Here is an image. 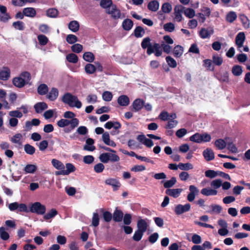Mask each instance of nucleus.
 <instances>
[{
    "mask_svg": "<svg viewBox=\"0 0 250 250\" xmlns=\"http://www.w3.org/2000/svg\"><path fill=\"white\" fill-rule=\"evenodd\" d=\"M209 208H211V210H210L209 211H208L207 212L208 213H210L215 212V213L219 214L221 212V211L222 210V207L220 206V205H214V204L211 205L209 206Z\"/></svg>",
    "mask_w": 250,
    "mask_h": 250,
    "instance_id": "40",
    "label": "nucleus"
},
{
    "mask_svg": "<svg viewBox=\"0 0 250 250\" xmlns=\"http://www.w3.org/2000/svg\"><path fill=\"white\" fill-rule=\"evenodd\" d=\"M166 60L168 65L171 68H175L177 65L176 61L171 56H167L166 58Z\"/></svg>",
    "mask_w": 250,
    "mask_h": 250,
    "instance_id": "48",
    "label": "nucleus"
},
{
    "mask_svg": "<svg viewBox=\"0 0 250 250\" xmlns=\"http://www.w3.org/2000/svg\"><path fill=\"white\" fill-rule=\"evenodd\" d=\"M176 178L175 177H172L169 180L166 181L164 183V187L167 189L172 187L176 183Z\"/></svg>",
    "mask_w": 250,
    "mask_h": 250,
    "instance_id": "38",
    "label": "nucleus"
},
{
    "mask_svg": "<svg viewBox=\"0 0 250 250\" xmlns=\"http://www.w3.org/2000/svg\"><path fill=\"white\" fill-rule=\"evenodd\" d=\"M13 83L15 86L21 88L25 85L26 82L24 79L20 77L14 78L13 79Z\"/></svg>",
    "mask_w": 250,
    "mask_h": 250,
    "instance_id": "20",
    "label": "nucleus"
},
{
    "mask_svg": "<svg viewBox=\"0 0 250 250\" xmlns=\"http://www.w3.org/2000/svg\"><path fill=\"white\" fill-rule=\"evenodd\" d=\"M0 237L3 240H7L9 238V234L5 231V228L3 227L0 228Z\"/></svg>",
    "mask_w": 250,
    "mask_h": 250,
    "instance_id": "54",
    "label": "nucleus"
},
{
    "mask_svg": "<svg viewBox=\"0 0 250 250\" xmlns=\"http://www.w3.org/2000/svg\"><path fill=\"white\" fill-rule=\"evenodd\" d=\"M159 8V3L156 0H153L149 2L147 4L148 9L152 12L157 11Z\"/></svg>",
    "mask_w": 250,
    "mask_h": 250,
    "instance_id": "23",
    "label": "nucleus"
},
{
    "mask_svg": "<svg viewBox=\"0 0 250 250\" xmlns=\"http://www.w3.org/2000/svg\"><path fill=\"white\" fill-rule=\"evenodd\" d=\"M48 91V87L46 84H41L37 88V91L39 95H44L46 94Z\"/></svg>",
    "mask_w": 250,
    "mask_h": 250,
    "instance_id": "33",
    "label": "nucleus"
},
{
    "mask_svg": "<svg viewBox=\"0 0 250 250\" xmlns=\"http://www.w3.org/2000/svg\"><path fill=\"white\" fill-rule=\"evenodd\" d=\"M214 144L219 149H223L226 146V142L222 139L216 140Z\"/></svg>",
    "mask_w": 250,
    "mask_h": 250,
    "instance_id": "45",
    "label": "nucleus"
},
{
    "mask_svg": "<svg viewBox=\"0 0 250 250\" xmlns=\"http://www.w3.org/2000/svg\"><path fill=\"white\" fill-rule=\"evenodd\" d=\"M76 133L81 135H85L88 133V129L85 126H80L77 128L76 132L74 135H75Z\"/></svg>",
    "mask_w": 250,
    "mask_h": 250,
    "instance_id": "60",
    "label": "nucleus"
},
{
    "mask_svg": "<svg viewBox=\"0 0 250 250\" xmlns=\"http://www.w3.org/2000/svg\"><path fill=\"white\" fill-rule=\"evenodd\" d=\"M66 42L69 44H73L78 41V38L73 34H69L66 38Z\"/></svg>",
    "mask_w": 250,
    "mask_h": 250,
    "instance_id": "56",
    "label": "nucleus"
},
{
    "mask_svg": "<svg viewBox=\"0 0 250 250\" xmlns=\"http://www.w3.org/2000/svg\"><path fill=\"white\" fill-rule=\"evenodd\" d=\"M103 99L106 102L111 101L113 95L111 92L106 91L103 92L102 95Z\"/></svg>",
    "mask_w": 250,
    "mask_h": 250,
    "instance_id": "58",
    "label": "nucleus"
},
{
    "mask_svg": "<svg viewBox=\"0 0 250 250\" xmlns=\"http://www.w3.org/2000/svg\"><path fill=\"white\" fill-rule=\"evenodd\" d=\"M151 39L149 37H147L145 38L141 42V47L143 49L149 48L151 46V43L150 42Z\"/></svg>",
    "mask_w": 250,
    "mask_h": 250,
    "instance_id": "37",
    "label": "nucleus"
},
{
    "mask_svg": "<svg viewBox=\"0 0 250 250\" xmlns=\"http://www.w3.org/2000/svg\"><path fill=\"white\" fill-rule=\"evenodd\" d=\"M190 192L187 196V199L189 202H192L199 192L198 188L194 185H190L189 187Z\"/></svg>",
    "mask_w": 250,
    "mask_h": 250,
    "instance_id": "10",
    "label": "nucleus"
},
{
    "mask_svg": "<svg viewBox=\"0 0 250 250\" xmlns=\"http://www.w3.org/2000/svg\"><path fill=\"white\" fill-rule=\"evenodd\" d=\"M94 140L92 138H88L86 140V144L83 146V149L87 151H93L95 149V147L93 146Z\"/></svg>",
    "mask_w": 250,
    "mask_h": 250,
    "instance_id": "22",
    "label": "nucleus"
},
{
    "mask_svg": "<svg viewBox=\"0 0 250 250\" xmlns=\"http://www.w3.org/2000/svg\"><path fill=\"white\" fill-rule=\"evenodd\" d=\"M182 191V189L181 188L167 189L166 190V193L170 196L176 198L180 195Z\"/></svg>",
    "mask_w": 250,
    "mask_h": 250,
    "instance_id": "19",
    "label": "nucleus"
},
{
    "mask_svg": "<svg viewBox=\"0 0 250 250\" xmlns=\"http://www.w3.org/2000/svg\"><path fill=\"white\" fill-rule=\"evenodd\" d=\"M178 167L181 170H188L189 169H192L193 168L192 165L189 163L185 164L180 163L178 164Z\"/></svg>",
    "mask_w": 250,
    "mask_h": 250,
    "instance_id": "46",
    "label": "nucleus"
},
{
    "mask_svg": "<svg viewBox=\"0 0 250 250\" xmlns=\"http://www.w3.org/2000/svg\"><path fill=\"white\" fill-rule=\"evenodd\" d=\"M66 59L68 62L71 63H76L78 61V56L74 53L68 54L66 56Z\"/></svg>",
    "mask_w": 250,
    "mask_h": 250,
    "instance_id": "42",
    "label": "nucleus"
},
{
    "mask_svg": "<svg viewBox=\"0 0 250 250\" xmlns=\"http://www.w3.org/2000/svg\"><path fill=\"white\" fill-rule=\"evenodd\" d=\"M214 33V30L210 27L208 29L205 28H202L199 31V35L201 38L203 39L209 38L211 35Z\"/></svg>",
    "mask_w": 250,
    "mask_h": 250,
    "instance_id": "7",
    "label": "nucleus"
},
{
    "mask_svg": "<svg viewBox=\"0 0 250 250\" xmlns=\"http://www.w3.org/2000/svg\"><path fill=\"white\" fill-rule=\"evenodd\" d=\"M106 13L111 15V17L114 19H118L121 16V12L117 8V6L115 4L112 6L111 10L110 9L107 10Z\"/></svg>",
    "mask_w": 250,
    "mask_h": 250,
    "instance_id": "11",
    "label": "nucleus"
},
{
    "mask_svg": "<svg viewBox=\"0 0 250 250\" xmlns=\"http://www.w3.org/2000/svg\"><path fill=\"white\" fill-rule=\"evenodd\" d=\"M190 204L189 203H187L185 205L179 204L175 206L174 212L177 215H179L188 211L190 209Z\"/></svg>",
    "mask_w": 250,
    "mask_h": 250,
    "instance_id": "4",
    "label": "nucleus"
},
{
    "mask_svg": "<svg viewBox=\"0 0 250 250\" xmlns=\"http://www.w3.org/2000/svg\"><path fill=\"white\" fill-rule=\"evenodd\" d=\"M58 214V211L56 209L52 208L49 212L45 214L43 216V218L46 220H49L51 218L54 217L56 215Z\"/></svg>",
    "mask_w": 250,
    "mask_h": 250,
    "instance_id": "41",
    "label": "nucleus"
},
{
    "mask_svg": "<svg viewBox=\"0 0 250 250\" xmlns=\"http://www.w3.org/2000/svg\"><path fill=\"white\" fill-rule=\"evenodd\" d=\"M38 40L41 45H45L48 42V39L44 35H39L38 36Z\"/></svg>",
    "mask_w": 250,
    "mask_h": 250,
    "instance_id": "47",
    "label": "nucleus"
},
{
    "mask_svg": "<svg viewBox=\"0 0 250 250\" xmlns=\"http://www.w3.org/2000/svg\"><path fill=\"white\" fill-rule=\"evenodd\" d=\"M36 0H12V3L15 6H22L27 2H34Z\"/></svg>",
    "mask_w": 250,
    "mask_h": 250,
    "instance_id": "27",
    "label": "nucleus"
},
{
    "mask_svg": "<svg viewBox=\"0 0 250 250\" xmlns=\"http://www.w3.org/2000/svg\"><path fill=\"white\" fill-rule=\"evenodd\" d=\"M161 9L164 13H169L172 10V6L169 3L165 2L163 4Z\"/></svg>",
    "mask_w": 250,
    "mask_h": 250,
    "instance_id": "51",
    "label": "nucleus"
},
{
    "mask_svg": "<svg viewBox=\"0 0 250 250\" xmlns=\"http://www.w3.org/2000/svg\"><path fill=\"white\" fill-rule=\"evenodd\" d=\"M84 70L87 74H92L96 71V66L91 63H87L85 65Z\"/></svg>",
    "mask_w": 250,
    "mask_h": 250,
    "instance_id": "34",
    "label": "nucleus"
},
{
    "mask_svg": "<svg viewBox=\"0 0 250 250\" xmlns=\"http://www.w3.org/2000/svg\"><path fill=\"white\" fill-rule=\"evenodd\" d=\"M201 134L196 133L189 137V140L191 142L201 143Z\"/></svg>",
    "mask_w": 250,
    "mask_h": 250,
    "instance_id": "61",
    "label": "nucleus"
},
{
    "mask_svg": "<svg viewBox=\"0 0 250 250\" xmlns=\"http://www.w3.org/2000/svg\"><path fill=\"white\" fill-rule=\"evenodd\" d=\"M183 47L181 45H177L174 48L173 55L176 58H180L183 55Z\"/></svg>",
    "mask_w": 250,
    "mask_h": 250,
    "instance_id": "29",
    "label": "nucleus"
},
{
    "mask_svg": "<svg viewBox=\"0 0 250 250\" xmlns=\"http://www.w3.org/2000/svg\"><path fill=\"white\" fill-rule=\"evenodd\" d=\"M66 169H63L62 170L56 171L55 172V175H67L69 174L70 173L74 172L76 170L75 166L71 163L66 164Z\"/></svg>",
    "mask_w": 250,
    "mask_h": 250,
    "instance_id": "5",
    "label": "nucleus"
},
{
    "mask_svg": "<svg viewBox=\"0 0 250 250\" xmlns=\"http://www.w3.org/2000/svg\"><path fill=\"white\" fill-rule=\"evenodd\" d=\"M185 15L189 19L192 18L195 16V11L193 9L188 8L184 11Z\"/></svg>",
    "mask_w": 250,
    "mask_h": 250,
    "instance_id": "53",
    "label": "nucleus"
},
{
    "mask_svg": "<svg viewBox=\"0 0 250 250\" xmlns=\"http://www.w3.org/2000/svg\"><path fill=\"white\" fill-rule=\"evenodd\" d=\"M103 212V217L104 221L106 222H109L111 221L112 219V214L111 212L108 211H104V209H102Z\"/></svg>",
    "mask_w": 250,
    "mask_h": 250,
    "instance_id": "52",
    "label": "nucleus"
},
{
    "mask_svg": "<svg viewBox=\"0 0 250 250\" xmlns=\"http://www.w3.org/2000/svg\"><path fill=\"white\" fill-rule=\"evenodd\" d=\"M76 122L78 121L79 120L77 118H73L71 120H69L67 119H62L58 121L57 122V125L60 127H64L71 125L72 122L74 121Z\"/></svg>",
    "mask_w": 250,
    "mask_h": 250,
    "instance_id": "17",
    "label": "nucleus"
},
{
    "mask_svg": "<svg viewBox=\"0 0 250 250\" xmlns=\"http://www.w3.org/2000/svg\"><path fill=\"white\" fill-rule=\"evenodd\" d=\"M83 48V46L82 44L79 43H76L71 46V49L72 52L76 53H80Z\"/></svg>",
    "mask_w": 250,
    "mask_h": 250,
    "instance_id": "55",
    "label": "nucleus"
},
{
    "mask_svg": "<svg viewBox=\"0 0 250 250\" xmlns=\"http://www.w3.org/2000/svg\"><path fill=\"white\" fill-rule=\"evenodd\" d=\"M37 169L35 165L27 164L24 168L23 170L25 173H34Z\"/></svg>",
    "mask_w": 250,
    "mask_h": 250,
    "instance_id": "35",
    "label": "nucleus"
},
{
    "mask_svg": "<svg viewBox=\"0 0 250 250\" xmlns=\"http://www.w3.org/2000/svg\"><path fill=\"white\" fill-rule=\"evenodd\" d=\"M34 108L37 113H41L48 108V105L44 102H38L34 105Z\"/></svg>",
    "mask_w": 250,
    "mask_h": 250,
    "instance_id": "15",
    "label": "nucleus"
},
{
    "mask_svg": "<svg viewBox=\"0 0 250 250\" xmlns=\"http://www.w3.org/2000/svg\"><path fill=\"white\" fill-rule=\"evenodd\" d=\"M237 18V15L235 12L230 11L227 15L226 17V20L227 21L232 23Z\"/></svg>",
    "mask_w": 250,
    "mask_h": 250,
    "instance_id": "36",
    "label": "nucleus"
},
{
    "mask_svg": "<svg viewBox=\"0 0 250 250\" xmlns=\"http://www.w3.org/2000/svg\"><path fill=\"white\" fill-rule=\"evenodd\" d=\"M245 40V35L244 32H239L236 36L235 43L238 48L243 46Z\"/></svg>",
    "mask_w": 250,
    "mask_h": 250,
    "instance_id": "13",
    "label": "nucleus"
},
{
    "mask_svg": "<svg viewBox=\"0 0 250 250\" xmlns=\"http://www.w3.org/2000/svg\"><path fill=\"white\" fill-rule=\"evenodd\" d=\"M24 149L25 152L29 155H33L35 153V148L30 144H27L24 145Z\"/></svg>",
    "mask_w": 250,
    "mask_h": 250,
    "instance_id": "43",
    "label": "nucleus"
},
{
    "mask_svg": "<svg viewBox=\"0 0 250 250\" xmlns=\"http://www.w3.org/2000/svg\"><path fill=\"white\" fill-rule=\"evenodd\" d=\"M79 124V121L76 122L74 121L72 122V124L70 125L69 127H65L63 131L65 133H68L71 132L75 127H77Z\"/></svg>",
    "mask_w": 250,
    "mask_h": 250,
    "instance_id": "50",
    "label": "nucleus"
},
{
    "mask_svg": "<svg viewBox=\"0 0 250 250\" xmlns=\"http://www.w3.org/2000/svg\"><path fill=\"white\" fill-rule=\"evenodd\" d=\"M232 73L235 76H239L242 73V68L241 66L235 65L232 67Z\"/></svg>",
    "mask_w": 250,
    "mask_h": 250,
    "instance_id": "44",
    "label": "nucleus"
},
{
    "mask_svg": "<svg viewBox=\"0 0 250 250\" xmlns=\"http://www.w3.org/2000/svg\"><path fill=\"white\" fill-rule=\"evenodd\" d=\"M133 25V21L129 19H125L122 23L123 28L126 31L130 30L132 28Z\"/></svg>",
    "mask_w": 250,
    "mask_h": 250,
    "instance_id": "28",
    "label": "nucleus"
},
{
    "mask_svg": "<svg viewBox=\"0 0 250 250\" xmlns=\"http://www.w3.org/2000/svg\"><path fill=\"white\" fill-rule=\"evenodd\" d=\"M123 212L121 210L118 209L117 208H116L112 215V218L113 221L115 222H121L123 220Z\"/></svg>",
    "mask_w": 250,
    "mask_h": 250,
    "instance_id": "12",
    "label": "nucleus"
},
{
    "mask_svg": "<svg viewBox=\"0 0 250 250\" xmlns=\"http://www.w3.org/2000/svg\"><path fill=\"white\" fill-rule=\"evenodd\" d=\"M137 226L138 230L145 232L147 229L148 225L145 220L141 219L138 220Z\"/></svg>",
    "mask_w": 250,
    "mask_h": 250,
    "instance_id": "21",
    "label": "nucleus"
},
{
    "mask_svg": "<svg viewBox=\"0 0 250 250\" xmlns=\"http://www.w3.org/2000/svg\"><path fill=\"white\" fill-rule=\"evenodd\" d=\"M8 208L11 211H16L17 213L31 212L39 215H43L46 212V207L40 202H36L30 205L29 208L24 203H19L15 202L8 205Z\"/></svg>",
    "mask_w": 250,
    "mask_h": 250,
    "instance_id": "1",
    "label": "nucleus"
},
{
    "mask_svg": "<svg viewBox=\"0 0 250 250\" xmlns=\"http://www.w3.org/2000/svg\"><path fill=\"white\" fill-rule=\"evenodd\" d=\"M23 13L25 16L33 18L36 16V11L35 8L27 7L23 9Z\"/></svg>",
    "mask_w": 250,
    "mask_h": 250,
    "instance_id": "25",
    "label": "nucleus"
},
{
    "mask_svg": "<svg viewBox=\"0 0 250 250\" xmlns=\"http://www.w3.org/2000/svg\"><path fill=\"white\" fill-rule=\"evenodd\" d=\"M53 166L57 169L62 170L65 168L63 164L58 160L53 159L51 161Z\"/></svg>",
    "mask_w": 250,
    "mask_h": 250,
    "instance_id": "31",
    "label": "nucleus"
},
{
    "mask_svg": "<svg viewBox=\"0 0 250 250\" xmlns=\"http://www.w3.org/2000/svg\"><path fill=\"white\" fill-rule=\"evenodd\" d=\"M144 233V232L137 229L135 231V233L132 237L133 239L137 242L141 240Z\"/></svg>",
    "mask_w": 250,
    "mask_h": 250,
    "instance_id": "57",
    "label": "nucleus"
},
{
    "mask_svg": "<svg viewBox=\"0 0 250 250\" xmlns=\"http://www.w3.org/2000/svg\"><path fill=\"white\" fill-rule=\"evenodd\" d=\"M58 14V10L55 8L49 9L46 12V15L48 17L51 18H55Z\"/></svg>",
    "mask_w": 250,
    "mask_h": 250,
    "instance_id": "62",
    "label": "nucleus"
},
{
    "mask_svg": "<svg viewBox=\"0 0 250 250\" xmlns=\"http://www.w3.org/2000/svg\"><path fill=\"white\" fill-rule=\"evenodd\" d=\"M203 155L207 161H210L214 159L213 151L209 148H207L203 152Z\"/></svg>",
    "mask_w": 250,
    "mask_h": 250,
    "instance_id": "16",
    "label": "nucleus"
},
{
    "mask_svg": "<svg viewBox=\"0 0 250 250\" xmlns=\"http://www.w3.org/2000/svg\"><path fill=\"white\" fill-rule=\"evenodd\" d=\"M118 103L121 106H126L129 104V99L127 96L123 95L120 96L117 100Z\"/></svg>",
    "mask_w": 250,
    "mask_h": 250,
    "instance_id": "18",
    "label": "nucleus"
},
{
    "mask_svg": "<svg viewBox=\"0 0 250 250\" xmlns=\"http://www.w3.org/2000/svg\"><path fill=\"white\" fill-rule=\"evenodd\" d=\"M137 140L142 144L145 145L147 147H151L154 145L153 142L150 139L146 138L144 134H141L137 136Z\"/></svg>",
    "mask_w": 250,
    "mask_h": 250,
    "instance_id": "6",
    "label": "nucleus"
},
{
    "mask_svg": "<svg viewBox=\"0 0 250 250\" xmlns=\"http://www.w3.org/2000/svg\"><path fill=\"white\" fill-rule=\"evenodd\" d=\"M145 105V101L140 98L135 99L132 104L133 110L135 112H137L141 110Z\"/></svg>",
    "mask_w": 250,
    "mask_h": 250,
    "instance_id": "9",
    "label": "nucleus"
},
{
    "mask_svg": "<svg viewBox=\"0 0 250 250\" xmlns=\"http://www.w3.org/2000/svg\"><path fill=\"white\" fill-rule=\"evenodd\" d=\"M106 185L112 187L113 191H116L121 187V184L120 182L115 178H108L105 180Z\"/></svg>",
    "mask_w": 250,
    "mask_h": 250,
    "instance_id": "8",
    "label": "nucleus"
},
{
    "mask_svg": "<svg viewBox=\"0 0 250 250\" xmlns=\"http://www.w3.org/2000/svg\"><path fill=\"white\" fill-rule=\"evenodd\" d=\"M217 190L210 188H204L201 190V193L205 196L216 195Z\"/></svg>",
    "mask_w": 250,
    "mask_h": 250,
    "instance_id": "26",
    "label": "nucleus"
},
{
    "mask_svg": "<svg viewBox=\"0 0 250 250\" xmlns=\"http://www.w3.org/2000/svg\"><path fill=\"white\" fill-rule=\"evenodd\" d=\"M62 102L71 107H76L77 108H80L82 105V103L79 100L77 96H74L68 92L63 95Z\"/></svg>",
    "mask_w": 250,
    "mask_h": 250,
    "instance_id": "2",
    "label": "nucleus"
},
{
    "mask_svg": "<svg viewBox=\"0 0 250 250\" xmlns=\"http://www.w3.org/2000/svg\"><path fill=\"white\" fill-rule=\"evenodd\" d=\"M161 47V44L160 45L158 43L155 42L153 45L151 44V46L147 49L146 53L148 55H150L154 53L156 57L161 56L162 54Z\"/></svg>",
    "mask_w": 250,
    "mask_h": 250,
    "instance_id": "3",
    "label": "nucleus"
},
{
    "mask_svg": "<svg viewBox=\"0 0 250 250\" xmlns=\"http://www.w3.org/2000/svg\"><path fill=\"white\" fill-rule=\"evenodd\" d=\"M10 77V70L7 67H3L0 70V80L7 81Z\"/></svg>",
    "mask_w": 250,
    "mask_h": 250,
    "instance_id": "14",
    "label": "nucleus"
},
{
    "mask_svg": "<svg viewBox=\"0 0 250 250\" xmlns=\"http://www.w3.org/2000/svg\"><path fill=\"white\" fill-rule=\"evenodd\" d=\"M22 136L21 133H17L14 135L12 138H11L10 141L15 144H21L20 140L22 139Z\"/></svg>",
    "mask_w": 250,
    "mask_h": 250,
    "instance_id": "59",
    "label": "nucleus"
},
{
    "mask_svg": "<svg viewBox=\"0 0 250 250\" xmlns=\"http://www.w3.org/2000/svg\"><path fill=\"white\" fill-rule=\"evenodd\" d=\"M145 34V31L144 29L140 26H137L134 31V35L137 38L142 37Z\"/></svg>",
    "mask_w": 250,
    "mask_h": 250,
    "instance_id": "32",
    "label": "nucleus"
},
{
    "mask_svg": "<svg viewBox=\"0 0 250 250\" xmlns=\"http://www.w3.org/2000/svg\"><path fill=\"white\" fill-rule=\"evenodd\" d=\"M83 59L86 62H92L95 59V56L92 52H86L83 54Z\"/></svg>",
    "mask_w": 250,
    "mask_h": 250,
    "instance_id": "39",
    "label": "nucleus"
},
{
    "mask_svg": "<svg viewBox=\"0 0 250 250\" xmlns=\"http://www.w3.org/2000/svg\"><path fill=\"white\" fill-rule=\"evenodd\" d=\"M59 92L56 88L53 87L47 95V98L51 101H55L58 97Z\"/></svg>",
    "mask_w": 250,
    "mask_h": 250,
    "instance_id": "24",
    "label": "nucleus"
},
{
    "mask_svg": "<svg viewBox=\"0 0 250 250\" xmlns=\"http://www.w3.org/2000/svg\"><path fill=\"white\" fill-rule=\"evenodd\" d=\"M79 28V23L76 21H71L68 24V28L73 32H77Z\"/></svg>",
    "mask_w": 250,
    "mask_h": 250,
    "instance_id": "30",
    "label": "nucleus"
},
{
    "mask_svg": "<svg viewBox=\"0 0 250 250\" xmlns=\"http://www.w3.org/2000/svg\"><path fill=\"white\" fill-rule=\"evenodd\" d=\"M164 29L168 32H172L175 29L174 24L171 22L167 23L164 25Z\"/></svg>",
    "mask_w": 250,
    "mask_h": 250,
    "instance_id": "63",
    "label": "nucleus"
},
{
    "mask_svg": "<svg viewBox=\"0 0 250 250\" xmlns=\"http://www.w3.org/2000/svg\"><path fill=\"white\" fill-rule=\"evenodd\" d=\"M212 61L216 65L220 66L222 64L223 60L221 57L218 56L214 55L212 56Z\"/></svg>",
    "mask_w": 250,
    "mask_h": 250,
    "instance_id": "64",
    "label": "nucleus"
},
{
    "mask_svg": "<svg viewBox=\"0 0 250 250\" xmlns=\"http://www.w3.org/2000/svg\"><path fill=\"white\" fill-rule=\"evenodd\" d=\"M100 4L102 8L104 9L110 8L113 5L112 0H101Z\"/></svg>",
    "mask_w": 250,
    "mask_h": 250,
    "instance_id": "49",
    "label": "nucleus"
}]
</instances>
